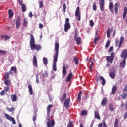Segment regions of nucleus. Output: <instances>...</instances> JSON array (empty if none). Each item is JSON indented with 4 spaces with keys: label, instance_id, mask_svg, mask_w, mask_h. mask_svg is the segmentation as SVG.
Returning <instances> with one entry per match:
<instances>
[{
    "label": "nucleus",
    "instance_id": "4be33fe9",
    "mask_svg": "<svg viewBox=\"0 0 127 127\" xmlns=\"http://www.w3.org/2000/svg\"><path fill=\"white\" fill-rule=\"evenodd\" d=\"M120 5V4L119 3H116L115 4V7H114V10L115 11V13H118V11H119V6Z\"/></svg>",
    "mask_w": 127,
    "mask_h": 127
},
{
    "label": "nucleus",
    "instance_id": "c9c22d12",
    "mask_svg": "<svg viewBox=\"0 0 127 127\" xmlns=\"http://www.w3.org/2000/svg\"><path fill=\"white\" fill-rule=\"evenodd\" d=\"M109 75L111 78H112V79H115V77H116V74L115 73V72H112L111 73H110Z\"/></svg>",
    "mask_w": 127,
    "mask_h": 127
},
{
    "label": "nucleus",
    "instance_id": "5fc2aeb1",
    "mask_svg": "<svg viewBox=\"0 0 127 127\" xmlns=\"http://www.w3.org/2000/svg\"><path fill=\"white\" fill-rule=\"evenodd\" d=\"M43 7V3L42 2L40 1L39 2V8H42Z\"/></svg>",
    "mask_w": 127,
    "mask_h": 127
},
{
    "label": "nucleus",
    "instance_id": "49530a36",
    "mask_svg": "<svg viewBox=\"0 0 127 127\" xmlns=\"http://www.w3.org/2000/svg\"><path fill=\"white\" fill-rule=\"evenodd\" d=\"M89 22H90V25L91 27L95 25V23H94V21H93V20H90Z\"/></svg>",
    "mask_w": 127,
    "mask_h": 127
},
{
    "label": "nucleus",
    "instance_id": "37998d69",
    "mask_svg": "<svg viewBox=\"0 0 127 127\" xmlns=\"http://www.w3.org/2000/svg\"><path fill=\"white\" fill-rule=\"evenodd\" d=\"M93 10H94V11H96L97 10V5H96V3H94L92 6Z\"/></svg>",
    "mask_w": 127,
    "mask_h": 127
},
{
    "label": "nucleus",
    "instance_id": "0e129e2a",
    "mask_svg": "<svg viewBox=\"0 0 127 127\" xmlns=\"http://www.w3.org/2000/svg\"><path fill=\"white\" fill-rule=\"evenodd\" d=\"M39 28H43V25H42L41 23H40L39 24Z\"/></svg>",
    "mask_w": 127,
    "mask_h": 127
},
{
    "label": "nucleus",
    "instance_id": "0eeeda50",
    "mask_svg": "<svg viewBox=\"0 0 127 127\" xmlns=\"http://www.w3.org/2000/svg\"><path fill=\"white\" fill-rule=\"evenodd\" d=\"M5 116L7 120L10 121V122H12L13 125H15V124H16V122H15V120H14V118L13 117H12L6 113L5 114Z\"/></svg>",
    "mask_w": 127,
    "mask_h": 127
},
{
    "label": "nucleus",
    "instance_id": "473e14b6",
    "mask_svg": "<svg viewBox=\"0 0 127 127\" xmlns=\"http://www.w3.org/2000/svg\"><path fill=\"white\" fill-rule=\"evenodd\" d=\"M8 14L9 18H11V17L13 16V12L11 10V9H9Z\"/></svg>",
    "mask_w": 127,
    "mask_h": 127
},
{
    "label": "nucleus",
    "instance_id": "e2e57ef3",
    "mask_svg": "<svg viewBox=\"0 0 127 127\" xmlns=\"http://www.w3.org/2000/svg\"><path fill=\"white\" fill-rule=\"evenodd\" d=\"M10 38V37L8 36H5V41H6V40H7V39H9Z\"/></svg>",
    "mask_w": 127,
    "mask_h": 127
},
{
    "label": "nucleus",
    "instance_id": "f03ea898",
    "mask_svg": "<svg viewBox=\"0 0 127 127\" xmlns=\"http://www.w3.org/2000/svg\"><path fill=\"white\" fill-rule=\"evenodd\" d=\"M30 45L31 50H41V46L35 44V40L32 34L30 35Z\"/></svg>",
    "mask_w": 127,
    "mask_h": 127
},
{
    "label": "nucleus",
    "instance_id": "a18cd8bd",
    "mask_svg": "<svg viewBox=\"0 0 127 127\" xmlns=\"http://www.w3.org/2000/svg\"><path fill=\"white\" fill-rule=\"evenodd\" d=\"M4 91L5 93H7V92H8V91H9V87L8 86L4 87Z\"/></svg>",
    "mask_w": 127,
    "mask_h": 127
},
{
    "label": "nucleus",
    "instance_id": "a878e982",
    "mask_svg": "<svg viewBox=\"0 0 127 127\" xmlns=\"http://www.w3.org/2000/svg\"><path fill=\"white\" fill-rule=\"evenodd\" d=\"M4 83L6 86H10V85H11V81L10 80L6 79L4 81Z\"/></svg>",
    "mask_w": 127,
    "mask_h": 127
},
{
    "label": "nucleus",
    "instance_id": "9d476101",
    "mask_svg": "<svg viewBox=\"0 0 127 127\" xmlns=\"http://www.w3.org/2000/svg\"><path fill=\"white\" fill-rule=\"evenodd\" d=\"M81 37H78V34H75L74 35V40L76 41V44L80 45L81 44Z\"/></svg>",
    "mask_w": 127,
    "mask_h": 127
},
{
    "label": "nucleus",
    "instance_id": "f3484780",
    "mask_svg": "<svg viewBox=\"0 0 127 127\" xmlns=\"http://www.w3.org/2000/svg\"><path fill=\"white\" fill-rule=\"evenodd\" d=\"M52 107V105L50 104L48 105V106L47 108L48 117H50V111L51 110Z\"/></svg>",
    "mask_w": 127,
    "mask_h": 127
},
{
    "label": "nucleus",
    "instance_id": "20e7f679",
    "mask_svg": "<svg viewBox=\"0 0 127 127\" xmlns=\"http://www.w3.org/2000/svg\"><path fill=\"white\" fill-rule=\"evenodd\" d=\"M75 19L78 21H81V12H80V7H77L75 11Z\"/></svg>",
    "mask_w": 127,
    "mask_h": 127
},
{
    "label": "nucleus",
    "instance_id": "6e6552de",
    "mask_svg": "<svg viewBox=\"0 0 127 127\" xmlns=\"http://www.w3.org/2000/svg\"><path fill=\"white\" fill-rule=\"evenodd\" d=\"M99 5L101 11L105 10V1L104 0H99Z\"/></svg>",
    "mask_w": 127,
    "mask_h": 127
},
{
    "label": "nucleus",
    "instance_id": "79ce46f5",
    "mask_svg": "<svg viewBox=\"0 0 127 127\" xmlns=\"http://www.w3.org/2000/svg\"><path fill=\"white\" fill-rule=\"evenodd\" d=\"M109 110H110V111H114L115 110L114 109V107H113V104H109Z\"/></svg>",
    "mask_w": 127,
    "mask_h": 127
},
{
    "label": "nucleus",
    "instance_id": "39448f33",
    "mask_svg": "<svg viewBox=\"0 0 127 127\" xmlns=\"http://www.w3.org/2000/svg\"><path fill=\"white\" fill-rule=\"evenodd\" d=\"M47 126L48 127H54L55 126V121L54 120H50V118H48Z\"/></svg>",
    "mask_w": 127,
    "mask_h": 127
},
{
    "label": "nucleus",
    "instance_id": "423d86ee",
    "mask_svg": "<svg viewBox=\"0 0 127 127\" xmlns=\"http://www.w3.org/2000/svg\"><path fill=\"white\" fill-rule=\"evenodd\" d=\"M114 52H112L110 56H107L106 60L107 61V62H109L110 63H113V60H114Z\"/></svg>",
    "mask_w": 127,
    "mask_h": 127
},
{
    "label": "nucleus",
    "instance_id": "ddd939ff",
    "mask_svg": "<svg viewBox=\"0 0 127 127\" xmlns=\"http://www.w3.org/2000/svg\"><path fill=\"white\" fill-rule=\"evenodd\" d=\"M72 78H73V73H69L66 79V82H70V81L72 80Z\"/></svg>",
    "mask_w": 127,
    "mask_h": 127
},
{
    "label": "nucleus",
    "instance_id": "4c0bfd02",
    "mask_svg": "<svg viewBox=\"0 0 127 127\" xmlns=\"http://www.w3.org/2000/svg\"><path fill=\"white\" fill-rule=\"evenodd\" d=\"M73 59L75 61V65H78V64H79V60L78 59V58L74 57Z\"/></svg>",
    "mask_w": 127,
    "mask_h": 127
},
{
    "label": "nucleus",
    "instance_id": "4d7b16f0",
    "mask_svg": "<svg viewBox=\"0 0 127 127\" xmlns=\"http://www.w3.org/2000/svg\"><path fill=\"white\" fill-rule=\"evenodd\" d=\"M18 2H19V5L21 6V5H22V4H24L22 3V2H23L22 0H18Z\"/></svg>",
    "mask_w": 127,
    "mask_h": 127
},
{
    "label": "nucleus",
    "instance_id": "c85d7f7f",
    "mask_svg": "<svg viewBox=\"0 0 127 127\" xmlns=\"http://www.w3.org/2000/svg\"><path fill=\"white\" fill-rule=\"evenodd\" d=\"M117 88H118V87H117L116 86H114L113 87V88L112 89V94H113V95H115L116 92H117Z\"/></svg>",
    "mask_w": 127,
    "mask_h": 127
},
{
    "label": "nucleus",
    "instance_id": "1a4fd4ad",
    "mask_svg": "<svg viewBox=\"0 0 127 127\" xmlns=\"http://www.w3.org/2000/svg\"><path fill=\"white\" fill-rule=\"evenodd\" d=\"M121 58H123V59H127V50L125 49L122 50L121 54Z\"/></svg>",
    "mask_w": 127,
    "mask_h": 127
},
{
    "label": "nucleus",
    "instance_id": "bb28decb",
    "mask_svg": "<svg viewBox=\"0 0 127 127\" xmlns=\"http://www.w3.org/2000/svg\"><path fill=\"white\" fill-rule=\"evenodd\" d=\"M109 7L110 11H111L112 13H114V10L113 9V7H114V4H113V2L110 3Z\"/></svg>",
    "mask_w": 127,
    "mask_h": 127
},
{
    "label": "nucleus",
    "instance_id": "69168bd1",
    "mask_svg": "<svg viewBox=\"0 0 127 127\" xmlns=\"http://www.w3.org/2000/svg\"><path fill=\"white\" fill-rule=\"evenodd\" d=\"M127 85H125L124 89V92H127Z\"/></svg>",
    "mask_w": 127,
    "mask_h": 127
},
{
    "label": "nucleus",
    "instance_id": "bf43d9fd",
    "mask_svg": "<svg viewBox=\"0 0 127 127\" xmlns=\"http://www.w3.org/2000/svg\"><path fill=\"white\" fill-rule=\"evenodd\" d=\"M114 50V47H110L109 48V50H108V52H112Z\"/></svg>",
    "mask_w": 127,
    "mask_h": 127
},
{
    "label": "nucleus",
    "instance_id": "5701e85b",
    "mask_svg": "<svg viewBox=\"0 0 127 127\" xmlns=\"http://www.w3.org/2000/svg\"><path fill=\"white\" fill-rule=\"evenodd\" d=\"M127 7H125L124 10V12L123 14V19H125V18H126V16H127Z\"/></svg>",
    "mask_w": 127,
    "mask_h": 127
},
{
    "label": "nucleus",
    "instance_id": "58836bf2",
    "mask_svg": "<svg viewBox=\"0 0 127 127\" xmlns=\"http://www.w3.org/2000/svg\"><path fill=\"white\" fill-rule=\"evenodd\" d=\"M119 124V120L118 119H115V122H114V127H119L118 126V124Z\"/></svg>",
    "mask_w": 127,
    "mask_h": 127
},
{
    "label": "nucleus",
    "instance_id": "a211bd4d",
    "mask_svg": "<svg viewBox=\"0 0 127 127\" xmlns=\"http://www.w3.org/2000/svg\"><path fill=\"white\" fill-rule=\"evenodd\" d=\"M120 66L121 68H125V66H126V60H123L122 62L120 63Z\"/></svg>",
    "mask_w": 127,
    "mask_h": 127
},
{
    "label": "nucleus",
    "instance_id": "09e8293b",
    "mask_svg": "<svg viewBox=\"0 0 127 127\" xmlns=\"http://www.w3.org/2000/svg\"><path fill=\"white\" fill-rule=\"evenodd\" d=\"M7 111L9 112H13L14 111V107H12L11 108H7Z\"/></svg>",
    "mask_w": 127,
    "mask_h": 127
},
{
    "label": "nucleus",
    "instance_id": "c756f323",
    "mask_svg": "<svg viewBox=\"0 0 127 127\" xmlns=\"http://www.w3.org/2000/svg\"><path fill=\"white\" fill-rule=\"evenodd\" d=\"M108 127L107 126V124H106V122H105V121H103V123H101L99 124L98 125V127Z\"/></svg>",
    "mask_w": 127,
    "mask_h": 127
},
{
    "label": "nucleus",
    "instance_id": "b1692460",
    "mask_svg": "<svg viewBox=\"0 0 127 127\" xmlns=\"http://www.w3.org/2000/svg\"><path fill=\"white\" fill-rule=\"evenodd\" d=\"M43 62L44 63V65L46 66L47 64H48V59L46 57L43 58Z\"/></svg>",
    "mask_w": 127,
    "mask_h": 127
},
{
    "label": "nucleus",
    "instance_id": "f704fd0d",
    "mask_svg": "<svg viewBox=\"0 0 127 127\" xmlns=\"http://www.w3.org/2000/svg\"><path fill=\"white\" fill-rule=\"evenodd\" d=\"M112 30H111V29H109L107 31V37L108 38H109V37H110V36H111V33H112Z\"/></svg>",
    "mask_w": 127,
    "mask_h": 127
},
{
    "label": "nucleus",
    "instance_id": "dca6fc26",
    "mask_svg": "<svg viewBox=\"0 0 127 127\" xmlns=\"http://www.w3.org/2000/svg\"><path fill=\"white\" fill-rule=\"evenodd\" d=\"M69 105H70V99H67L64 101V106L66 109H68Z\"/></svg>",
    "mask_w": 127,
    "mask_h": 127
},
{
    "label": "nucleus",
    "instance_id": "13d9d810",
    "mask_svg": "<svg viewBox=\"0 0 127 127\" xmlns=\"http://www.w3.org/2000/svg\"><path fill=\"white\" fill-rule=\"evenodd\" d=\"M36 83L37 84H38V83H39V80H38V74L36 75Z\"/></svg>",
    "mask_w": 127,
    "mask_h": 127
},
{
    "label": "nucleus",
    "instance_id": "680f3d73",
    "mask_svg": "<svg viewBox=\"0 0 127 127\" xmlns=\"http://www.w3.org/2000/svg\"><path fill=\"white\" fill-rule=\"evenodd\" d=\"M5 92L4 91V90H3V91H2L1 92H0V95H1V96H3V95H4V94H5Z\"/></svg>",
    "mask_w": 127,
    "mask_h": 127
},
{
    "label": "nucleus",
    "instance_id": "2eb2a0df",
    "mask_svg": "<svg viewBox=\"0 0 127 127\" xmlns=\"http://www.w3.org/2000/svg\"><path fill=\"white\" fill-rule=\"evenodd\" d=\"M62 73L63 77L64 78V77H65L66 74H67V70L66 69V66H65V65H64Z\"/></svg>",
    "mask_w": 127,
    "mask_h": 127
},
{
    "label": "nucleus",
    "instance_id": "4468645a",
    "mask_svg": "<svg viewBox=\"0 0 127 127\" xmlns=\"http://www.w3.org/2000/svg\"><path fill=\"white\" fill-rule=\"evenodd\" d=\"M99 79L101 81V85H102V86H105V85H106V79H105V78L102 76H99Z\"/></svg>",
    "mask_w": 127,
    "mask_h": 127
},
{
    "label": "nucleus",
    "instance_id": "ea45409f",
    "mask_svg": "<svg viewBox=\"0 0 127 127\" xmlns=\"http://www.w3.org/2000/svg\"><path fill=\"white\" fill-rule=\"evenodd\" d=\"M82 95V91H79L78 95L77 100L81 101V95Z\"/></svg>",
    "mask_w": 127,
    "mask_h": 127
},
{
    "label": "nucleus",
    "instance_id": "8fccbe9b",
    "mask_svg": "<svg viewBox=\"0 0 127 127\" xmlns=\"http://www.w3.org/2000/svg\"><path fill=\"white\" fill-rule=\"evenodd\" d=\"M43 76L44 77H47L48 76V72H47L46 71H45L44 73H43Z\"/></svg>",
    "mask_w": 127,
    "mask_h": 127
},
{
    "label": "nucleus",
    "instance_id": "3c124183",
    "mask_svg": "<svg viewBox=\"0 0 127 127\" xmlns=\"http://www.w3.org/2000/svg\"><path fill=\"white\" fill-rule=\"evenodd\" d=\"M6 53L5 51L0 50V55H3Z\"/></svg>",
    "mask_w": 127,
    "mask_h": 127
},
{
    "label": "nucleus",
    "instance_id": "72a5a7b5",
    "mask_svg": "<svg viewBox=\"0 0 127 127\" xmlns=\"http://www.w3.org/2000/svg\"><path fill=\"white\" fill-rule=\"evenodd\" d=\"M21 6L22 7V12H25L26 10V5L24 4H22Z\"/></svg>",
    "mask_w": 127,
    "mask_h": 127
},
{
    "label": "nucleus",
    "instance_id": "c03bdc74",
    "mask_svg": "<svg viewBox=\"0 0 127 127\" xmlns=\"http://www.w3.org/2000/svg\"><path fill=\"white\" fill-rule=\"evenodd\" d=\"M81 115V116H85V115H87V111H86V110L82 111Z\"/></svg>",
    "mask_w": 127,
    "mask_h": 127
},
{
    "label": "nucleus",
    "instance_id": "cd10ccee",
    "mask_svg": "<svg viewBox=\"0 0 127 127\" xmlns=\"http://www.w3.org/2000/svg\"><path fill=\"white\" fill-rule=\"evenodd\" d=\"M66 97H67V94L64 93L63 95V96L62 97V98L61 99V101L62 102V103H63V102H64V101H65V99H66Z\"/></svg>",
    "mask_w": 127,
    "mask_h": 127
},
{
    "label": "nucleus",
    "instance_id": "7c9ffc66",
    "mask_svg": "<svg viewBox=\"0 0 127 127\" xmlns=\"http://www.w3.org/2000/svg\"><path fill=\"white\" fill-rule=\"evenodd\" d=\"M107 103H108V100L107 98H104L101 102V105L105 106V105H107Z\"/></svg>",
    "mask_w": 127,
    "mask_h": 127
},
{
    "label": "nucleus",
    "instance_id": "2f4dec72",
    "mask_svg": "<svg viewBox=\"0 0 127 127\" xmlns=\"http://www.w3.org/2000/svg\"><path fill=\"white\" fill-rule=\"evenodd\" d=\"M28 24V20L27 19L25 18L23 20V26L26 27Z\"/></svg>",
    "mask_w": 127,
    "mask_h": 127
},
{
    "label": "nucleus",
    "instance_id": "a19ab883",
    "mask_svg": "<svg viewBox=\"0 0 127 127\" xmlns=\"http://www.w3.org/2000/svg\"><path fill=\"white\" fill-rule=\"evenodd\" d=\"M9 78V73H6L4 75L5 80H8Z\"/></svg>",
    "mask_w": 127,
    "mask_h": 127
},
{
    "label": "nucleus",
    "instance_id": "7ed1b4c3",
    "mask_svg": "<svg viewBox=\"0 0 127 127\" xmlns=\"http://www.w3.org/2000/svg\"><path fill=\"white\" fill-rule=\"evenodd\" d=\"M70 19L69 18H67L65 19V22L64 24V31L65 32H68V31L69 29H70L71 28V25L70 24Z\"/></svg>",
    "mask_w": 127,
    "mask_h": 127
},
{
    "label": "nucleus",
    "instance_id": "052dcab7",
    "mask_svg": "<svg viewBox=\"0 0 127 127\" xmlns=\"http://www.w3.org/2000/svg\"><path fill=\"white\" fill-rule=\"evenodd\" d=\"M93 65H94V63L91 62V64L90 66V71H92V69H93Z\"/></svg>",
    "mask_w": 127,
    "mask_h": 127
},
{
    "label": "nucleus",
    "instance_id": "6e6d98bb",
    "mask_svg": "<svg viewBox=\"0 0 127 127\" xmlns=\"http://www.w3.org/2000/svg\"><path fill=\"white\" fill-rule=\"evenodd\" d=\"M127 97V93H123L122 95V99H125Z\"/></svg>",
    "mask_w": 127,
    "mask_h": 127
},
{
    "label": "nucleus",
    "instance_id": "f8f14e48",
    "mask_svg": "<svg viewBox=\"0 0 127 127\" xmlns=\"http://www.w3.org/2000/svg\"><path fill=\"white\" fill-rule=\"evenodd\" d=\"M20 20H21L20 16H18L17 19L16 21V26L17 29H18L19 27H20V24H21Z\"/></svg>",
    "mask_w": 127,
    "mask_h": 127
},
{
    "label": "nucleus",
    "instance_id": "de8ad7c7",
    "mask_svg": "<svg viewBox=\"0 0 127 127\" xmlns=\"http://www.w3.org/2000/svg\"><path fill=\"white\" fill-rule=\"evenodd\" d=\"M110 40H108L105 45V47L106 48H108V47H109V46H110Z\"/></svg>",
    "mask_w": 127,
    "mask_h": 127
},
{
    "label": "nucleus",
    "instance_id": "412c9836",
    "mask_svg": "<svg viewBox=\"0 0 127 127\" xmlns=\"http://www.w3.org/2000/svg\"><path fill=\"white\" fill-rule=\"evenodd\" d=\"M94 115L95 119H97V120H101V117H100L99 112L96 111H94Z\"/></svg>",
    "mask_w": 127,
    "mask_h": 127
},
{
    "label": "nucleus",
    "instance_id": "f257e3e1",
    "mask_svg": "<svg viewBox=\"0 0 127 127\" xmlns=\"http://www.w3.org/2000/svg\"><path fill=\"white\" fill-rule=\"evenodd\" d=\"M59 49V43H58V42H56L55 44V50L56 51V53L54 55V59L53 62V70L55 72H56V71H57V68H56V63L58 59Z\"/></svg>",
    "mask_w": 127,
    "mask_h": 127
},
{
    "label": "nucleus",
    "instance_id": "6ab92c4d",
    "mask_svg": "<svg viewBox=\"0 0 127 127\" xmlns=\"http://www.w3.org/2000/svg\"><path fill=\"white\" fill-rule=\"evenodd\" d=\"M28 88L30 95H33V90L32 89V86H31V85L29 84L28 86Z\"/></svg>",
    "mask_w": 127,
    "mask_h": 127
},
{
    "label": "nucleus",
    "instance_id": "864d4df0",
    "mask_svg": "<svg viewBox=\"0 0 127 127\" xmlns=\"http://www.w3.org/2000/svg\"><path fill=\"white\" fill-rule=\"evenodd\" d=\"M63 10L64 12H66V4L65 3L63 4Z\"/></svg>",
    "mask_w": 127,
    "mask_h": 127
},
{
    "label": "nucleus",
    "instance_id": "e433bc0d",
    "mask_svg": "<svg viewBox=\"0 0 127 127\" xmlns=\"http://www.w3.org/2000/svg\"><path fill=\"white\" fill-rule=\"evenodd\" d=\"M11 71H13V72H14V73L15 74L17 73V69H16V67H12L11 68Z\"/></svg>",
    "mask_w": 127,
    "mask_h": 127
},
{
    "label": "nucleus",
    "instance_id": "603ef678",
    "mask_svg": "<svg viewBox=\"0 0 127 127\" xmlns=\"http://www.w3.org/2000/svg\"><path fill=\"white\" fill-rule=\"evenodd\" d=\"M72 126H73V123H72V122L71 121H69L67 125V127H72Z\"/></svg>",
    "mask_w": 127,
    "mask_h": 127
},
{
    "label": "nucleus",
    "instance_id": "aec40b11",
    "mask_svg": "<svg viewBox=\"0 0 127 127\" xmlns=\"http://www.w3.org/2000/svg\"><path fill=\"white\" fill-rule=\"evenodd\" d=\"M11 99L12 102H16L17 100V96L15 94H12L11 95Z\"/></svg>",
    "mask_w": 127,
    "mask_h": 127
},
{
    "label": "nucleus",
    "instance_id": "774afa93",
    "mask_svg": "<svg viewBox=\"0 0 127 127\" xmlns=\"http://www.w3.org/2000/svg\"><path fill=\"white\" fill-rule=\"evenodd\" d=\"M98 39H99L98 38H95L94 39V42H97V41H98Z\"/></svg>",
    "mask_w": 127,
    "mask_h": 127
},
{
    "label": "nucleus",
    "instance_id": "393cba45",
    "mask_svg": "<svg viewBox=\"0 0 127 127\" xmlns=\"http://www.w3.org/2000/svg\"><path fill=\"white\" fill-rule=\"evenodd\" d=\"M124 39H125V38L123 36H121L120 37V40L119 44L118 45L119 48H120L121 47V45L123 44V41H124Z\"/></svg>",
    "mask_w": 127,
    "mask_h": 127
},
{
    "label": "nucleus",
    "instance_id": "338daca9",
    "mask_svg": "<svg viewBox=\"0 0 127 127\" xmlns=\"http://www.w3.org/2000/svg\"><path fill=\"white\" fill-rule=\"evenodd\" d=\"M33 16V15L32 14V12H31L29 13V17L31 18V17H32Z\"/></svg>",
    "mask_w": 127,
    "mask_h": 127
},
{
    "label": "nucleus",
    "instance_id": "9b49d317",
    "mask_svg": "<svg viewBox=\"0 0 127 127\" xmlns=\"http://www.w3.org/2000/svg\"><path fill=\"white\" fill-rule=\"evenodd\" d=\"M33 67H35L37 68L38 65H37V58H36V56H34L33 58Z\"/></svg>",
    "mask_w": 127,
    "mask_h": 127
}]
</instances>
